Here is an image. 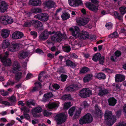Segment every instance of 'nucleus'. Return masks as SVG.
<instances>
[{"label":"nucleus","mask_w":126,"mask_h":126,"mask_svg":"<svg viewBox=\"0 0 126 126\" xmlns=\"http://www.w3.org/2000/svg\"><path fill=\"white\" fill-rule=\"evenodd\" d=\"M104 117L105 120L107 121V124L110 126L113 125L116 120V116L112 115V112L109 110L106 111Z\"/></svg>","instance_id":"f257e3e1"},{"label":"nucleus","mask_w":126,"mask_h":126,"mask_svg":"<svg viewBox=\"0 0 126 126\" xmlns=\"http://www.w3.org/2000/svg\"><path fill=\"white\" fill-rule=\"evenodd\" d=\"M67 117V116L63 113L57 114L55 116L57 122L56 126H62L61 125L65 122Z\"/></svg>","instance_id":"f03ea898"},{"label":"nucleus","mask_w":126,"mask_h":126,"mask_svg":"<svg viewBox=\"0 0 126 126\" xmlns=\"http://www.w3.org/2000/svg\"><path fill=\"white\" fill-rule=\"evenodd\" d=\"M93 119V118L91 115L90 113H87L80 119L79 120V123L81 125L90 123L92 122Z\"/></svg>","instance_id":"7ed1b4c3"},{"label":"nucleus","mask_w":126,"mask_h":126,"mask_svg":"<svg viewBox=\"0 0 126 126\" xmlns=\"http://www.w3.org/2000/svg\"><path fill=\"white\" fill-rule=\"evenodd\" d=\"M9 55V52L6 51L3 55H0V59L2 62L5 66H10L11 64V60L8 58Z\"/></svg>","instance_id":"20e7f679"},{"label":"nucleus","mask_w":126,"mask_h":126,"mask_svg":"<svg viewBox=\"0 0 126 126\" xmlns=\"http://www.w3.org/2000/svg\"><path fill=\"white\" fill-rule=\"evenodd\" d=\"M92 94V91L89 88H85L80 90L79 92V95L82 98H86L90 96Z\"/></svg>","instance_id":"39448f33"},{"label":"nucleus","mask_w":126,"mask_h":126,"mask_svg":"<svg viewBox=\"0 0 126 126\" xmlns=\"http://www.w3.org/2000/svg\"><path fill=\"white\" fill-rule=\"evenodd\" d=\"M31 23L33 26L38 31L43 30V26L42 23L40 21L37 20H31Z\"/></svg>","instance_id":"423d86ee"},{"label":"nucleus","mask_w":126,"mask_h":126,"mask_svg":"<svg viewBox=\"0 0 126 126\" xmlns=\"http://www.w3.org/2000/svg\"><path fill=\"white\" fill-rule=\"evenodd\" d=\"M85 5L89 10L95 13L97 12L98 10L99 5L98 4L94 5L87 2L85 3Z\"/></svg>","instance_id":"0eeeda50"},{"label":"nucleus","mask_w":126,"mask_h":126,"mask_svg":"<svg viewBox=\"0 0 126 126\" xmlns=\"http://www.w3.org/2000/svg\"><path fill=\"white\" fill-rule=\"evenodd\" d=\"M48 15L45 13H41L38 14L34 16V17L43 22H46L48 19Z\"/></svg>","instance_id":"6e6552de"},{"label":"nucleus","mask_w":126,"mask_h":126,"mask_svg":"<svg viewBox=\"0 0 126 126\" xmlns=\"http://www.w3.org/2000/svg\"><path fill=\"white\" fill-rule=\"evenodd\" d=\"M68 2L70 5L72 7H75L83 4L81 0H68Z\"/></svg>","instance_id":"1a4fd4ad"},{"label":"nucleus","mask_w":126,"mask_h":126,"mask_svg":"<svg viewBox=\"0 0 126 126\" xmlns=\"http://www.w3.org/2000/svg\"><path fill=\"white\" fill-rule=\"evenodd\" d=\"M42 11V10L41 9L38 8H35L31 10V13L30 12H28L27 13H26L24 11V18L25 17V18H26L27 17L29 18L32 13L36 14L40 13Z\"/></svg>","instance_id":"9d476101"},{"label":"nucleus","mask_w":126,"mask_h":126,"mask_svg":"<svg viewBox=\"0 0 126 126\" xmlns=\"http://www.w3.org/2000/svg\"><path fill=\"white\" fill-rule=\"evenodd\" d=\"M21 46L22 45L20 44L17 43L13 44L8 48L7 50L10 51L14 52Z\"/></svg>","instance_id":"9b49d317"},{"label":"nucleus","mask_w":126,"mask_h":126,"mask_svg":"<svg viewBox=\"0 0 126 126\" xmlns=\"http://www.w3.org/2000/svg\"><path fill=\"white\" fill-rule=\"evenodd\" d=\"M42 109L40 106L36 107L32 109L31 112L32 113L33 117H38L39 115L36 113H40L42 112Z\"/></svg>","instance_id":"f8f14e48"},{"label":"nucleus","mask_w":126,"mask_h":126,"mask_svg":"<svg viewBox=\"0 0 126 126\" xmlns=\"http://www.w3.org/2000/svg\"><path fill=\"white\" fill-rule=\"evenodd\" d=\"M89 19L85 18H80L77 20V22L79 26H84L89 21Z\"/></svg>","instance_id":"ddd939ff"},{"label":"nucleus","mask_w":126,"mask_h":126,"mask_svg":"<svg viewBox=\"0 0 126 126\" xmlns=\"http://www.w3.org/2000/svg\"><path fill=\"white\" fill-rule=\"evenodd\" d=\"M8 8L7 4L4 1H0V12H5Z\"/></svg>","instance_id":"4468645a"},{"label":"nucleus","mask_w":126,"mask_h":126,"mask_svg":"<svg viewBox=\"0 0 126 126\" xmlns=\"http://www.w3.org/2000/svg\"><path fill=\"white\" fill-rule=\"evenodd\" d=\"M94 113L96 116L99 117H102L103 114L102 111L99 108L98 105L97 104L95 106Z\"/></svg>","instance_id":"2eb2a0df"},{"label":"nucleus","mask_w":126,"mask_h":126,"mask_svg":"<svg viewBox=\"0 0 126 126\" xmlns=\"http://www.w3.org/2000/svg\"><path fill=\"white\" fill-rule=\"evenodd\" d=\"M115 79L116 82H122L125 80V77L122 74H117L115 75Z\"/></svg>","instance_id":"dca6fc26"},{"label":"nucleus","mask_w":126,"mask_h":126,"mask_svg":"<svg viewBox=\"0 0 126 126\" xmlns=\"http://www.w3.org/2000/svg\"><path fill=\"white\" fill-rule=\"evenodd\" d=\"M23 35V33L22 32L19 31H16L12 33V37L14 39H18L21 38Z\"/></svg>","instance_id":"f3484780"},{"label":"nucleus","mask_w":126,"mask_h":126,"mask_svg":"<svg viewBox=\"0 0 126 126\" xmlns=\"http://www.w3.org/2000/svg\"><path fill=\"white\" fill-rule=\"evenodd\" d=\"M78 37L80 39H85L89 38V33L86 31H82L81 33L79 34V35Z\"/></svg>","instance_id":"a211bd4d"},{"label":"nucleus","mask_w":126,"mask_h":126,"mask_svg":"<svg viewBox=\"0 0 126 126\" xmlns=\"http://www.w3.org/2000/svg\"><path fill=\"white\" fill-rule=\"evenodd\" d=\"M65 62L67 66L70 67L73 69L76 68L77 65V64H78V63H74L73 61L68 59L66 60Z\"/></svg>","instance_id":"6ab92c4d"},{"label":"nucleus","mask_w":126,"mask_h":126,"mask_svg":"<svg viewBox=\"0 0 126 126\" xmlns=\"http://www.w3.org/2000/svg\"><path fill=\"white\" fill-rule=\"evenodd\" d=\"M65 62L67 66L70 67L73 69L76 68L77 65V64H78V63H74L73 61L68 59L66 60Z\"/></svg>","instance_id":"aec40b11"},{"label":"nucleus","mask_w":126,"mask_h":126,"mask_svg":"<svg viewBox=\"0 0 126 126\" xmlns=\"http://www.w3.org/2000/svg\"><path fill=\"white\" fill-rule=\"evenodd\" d=\"M93 75L91 74H88L85 76L83 78V82L84 83H87L92 79Z\"/></svg>","instance_id":"412c9836"},{"label":"nucleus","mask_w":126,"mask_h":126,"mask_svg":"<svg viewBox=\"0 0 126 126\" xmlns=\"http://www.w3.org/2000/svg\"><path fill=\"white\" fill-rule=\"evenodd\" d=\"M10 30L6 29H3L1 31V35L4 38H6L8 37L10 34Z\"/></svg>","instance_id":"4be33fe9"},{"label":"nucleus","mask_w":126,"mask_h":126,"mask_svg":"<svg viewBox=\"0 0 126 126\" xmlns=\"http://www.w3.org/2000/svg\"><path fill=\"white\" fill-rule=\"evenodd\" d=\"M48 34L47 31H44L39 36V39L41 40H44L47 39L48 38Z\"/></svg>","instance_id":"5701e85b"},{"label":"nucleus","mask_w":126,"mask_h":126,"mask_svg":"<svg viewBox=\"0 0 126 126\" xmlns=\"http://www.w3.org/2000/svg\"><path fill=\"white\" fill-rule=\"evenodd\" d=\"M70 30H73L72 32V35L76 38L77 37L80 33L79 31V28L78 27L76 26L75 28V31L73 30L72 28H71Z\"/></svg>","instance_id":"b1692460"},{"label":"nucleus","mask_w":126,"mask_h":126,"mask_svg":"<svg viewBox=\"0 0 126 126\" xmlns=\"http://www.w3.org/2000/svg\"><path fill=\"white\" fill-rule=\"evenodd\" d=\"M10 40L6 39L4 40L1 44V47L3 49H6L10 46Z\"/></svg>","instance_id":"393cba45"},{"label":"nucleus","mask_w":126,"mask_h":126,"mask_svg":"<svg viewBox=\"0 0 126 126\" xmlns=\"http://www.w3.org/2000/svg\"><path fill=\"white\" fill-rule=\"evenodd\" d=\"M41 3L40 0H30L29 1V4L33 6H40Z\"/></svg>","instance_id":"a878e982"},{"label":"nucleus","mask_w":126,"mask_h":126,"mask_svg":"<svg viewBox=\"0 0 126 126\" xmlns=\"http://www.w3.org/2000/svg\"><path fill=\"white\" fill-rule=\"evenodd\" d=\"M108 101L109 105L114 106L116 103L117 100L114 97H110L108 99Z\"/></svg>","instance_id":"bb28decb"},{"label":"nucleus","mask_w":126,"mask_h":126,"mask_svg":"<svg viewBox=\"0 0 126 126\" xmlns=\"http://www.w3.org/2000/svg\"><path fill=\"white\" fill-rule=\"evenodd\" d=\"M79 87L77 84L71 85L67 87L66 90L67 91H76L78 89Z\"/></svg>","instance_id":"cd10ccee"},{"label":"nucleus","mask_w":126,"mask_h":126,"mask_svg":"<svg viewBox=\"0 0 126 126\" xmlns=\"http://www.w3.org/2000/svg\"><path fill=\"white\" fill-rule=\"evenodd\" d=\"M99 93L98 94V95L101 97L103 96L104 95L109 93V92L108 90L107 89H104L98 90Z\"/></svg>","instance_id":"c85d7f7f"},{"label":"nucleus","mask_w":126,"mask_h":126,"mask_svg":"<svg viewBox=\"0 0 126 126\" xmlns=\"http://www.w3.org/2000/svg\"><path fill=\"white\" fill-rule=\"evenodd\" d=\"M90 71V68L84 66L80 70L79 73L80 74H84Z\"/></svg>","instance_id":"c756f323"},{"label":"nucleus","mask_w":126,"mask_h":126,"mask_svg":"<svg viewBox=\"0 0 126 126\" xmlns=\"http://www.w3.org/2000/svg\"><path fill=\"white\" fill-rule=\"evenodd\" d=\"M54 4V2L51 0H48L45 3L46 7L50 8L53 7Z\"/></svg>","instance_id":"7c9ffc66"},{"label":"nucleus","mask_w":126,"mask_h":126,"mask_svg":"<svg viewBox=\"0 0 126 126\" xmlns=\"http://www.w3.org/2000/svg\"><path fill=\"white\" fill-rule=\"evenodd\" d=\"M81 110V109L79 108L78 110L76 111L73 117L74 119H76L79 117Z\"/></svg>","instance_id":"2f4dec72"},{"label":"nucleus","mask_w":126,"mask_h":126,"mask_svg":"<svg viewBox=\"0 0 126 126\" xmlns=\"http://www.w3.org/2000/svg\"><path fill=\"white\" fill-rule=\"evenodd\" d=\"M19 67L20 66L18 63L17 62H15L14 64L13 72L14 73H15L16 71H17L18 70Z\"/></svg>","instance_id":"473e14b6"},{"label":"nucleus","mask_w":126,"mask_h":126,"mask_svg":"<svg viewBox=\"0 0 126 126\" xmlns=\"http://www.w3.org/2000/svg\"><path fill=\"white\" fill-rule=\"evenodd\" d=\"M101 56L100 53H96L93 56L92 60L95 62H97L99 61Z\"/></svg>","instance_id":"72a5a7b5"},{"label":"nucleus","mask_w":126,"mask_h":126,"mask_svg":"<svg viewBox=\"0 0 126 126\" xmlns=\"http://www.w3.org/2000/svg\"><path fill=\"white\" fill-rule=\"evenodd\" d=\"M58 104L54 103H48L47 104V108L49 109H52L58 107Z\"/></svg>","instance_id":"f704fd0d"},{"label":"nucleus","mask_w":126,"mask_h":126,"mask_svg":"<svg viewBox=\"0 0 126 126\" xmlns=\"http://www.w3.org/2000/svg\"><path fill=\"white\" fill-rule=\"evenodd\" d=\"M61 17L63 20H65L69 19L70 16V15L67 12L63 13L61 15Z\"/></svg>","instance_id":"c9c22d12"},{"label":"nucleus","mask_w":126,"mask_h":126,"mask_svg":"<svg viewBox=\"0 0 126 126\" xmlns=\"http://www.w3.org/2000/svg\"><path fill=\"white\" fill-rule=\"evenodd\" d=\"M62 49L63 51L65 52L68 53L71 50V47L69 45H64L62 47Z\"/></svg>","instance_id":"e433bc0d"},{"label":"nucleus","mask_w":126,"mask_h":126,"mask_svg":"<svg viewBox=\"0 0 126 126\" xmlns=\"http://www.w3.org/2000/svg\"><path fill=\"white\" fill-rule=\"evenodd\" d=\"M63 35L61 33H58L57 32L55 33V36H56V40L57 42H59L62 41V36H63Z\"/></svg>","instance_id":"4c0bfd02"},{"label":"nucleus","mask_w":126,"mask_h":126,"mask_svg":"<svg viewBox=\"0 0 126 126\" xmlns=\"http://www.w3.org/2000/svg\"><path fill=\"white\" fill-rule=\"evenodd\" d=\"M6 15L2 16L0 17V22L5 25H6Z\"/></svg>","instance_id":"58836bf2"},{"label":"nucleus","mask_w":126,"mask_h":126,"mask_svg":"<svg viewBox=\"0 0 126 126\" xmlns=\"http://www.w3.org/2000/svg\"><path fill=\"white\" fill-rule=\"evenodd\" d=\"M75 109L76 107L75 106H73L70 108L68 111L69 116L71 117L73 116Z\"/></svg>","instance_id":"ea45409f"},{"label":"nucleus","mask_w":126,"mask_h":126,"mask_svg":"<svg viewBox=\"0 0 126 126\" xmlns=\"http://www.w3.org/2000/svg\"><path fill=\"white\" fill-rule=\"evenodd\" d=\"M96 77L99 79H104L106 78V76L103 73H99L97 74Z\"/></svg>","instance_id":"a19ab883"},{"label":"nucleus","mask_w":126,"mask_h":126,"mask_svg":"<svg viewBox=\"0 0 126 126\" xmlns=\"http://www.w3.org/2000/svg\"><path fill=\"white\" fill-rule=\"evenodd\" d=\"M6 25L7 24H11L13 22V19L12 17L7 15H6Z\"/></svg>","instance_id":"79ce46f5"},{"label":"nucleus","mask_w":126,"mask_h":126,"mask_svg":"<svg viewBox=\"0 0 126 126\" xmlns=\"http://www.w3.org/2000/svg\"><path fill=\"white\" fill-rule=\"evenodd\" d=\"M119 10L122 15H123L126 13V7L123 6L119 8Z\"/></svg>","instance_id":"37998d69"},{"label":"nucleus","mask_w":126,"mask_h":126,"mask_svg":"<svg viewBox=\"0 0 126 126\" xmlns=\"http://www.w3.org/2000/svg\"><path fill=\"white\" fill-rule=\"evenodd\" d=\"M114 14L115 18L119 20H121L122 19L123 16L120 15L119 14L117 11H114Z\"/></svg>","instance_id":"c03bdc74"},{"label":"nucleus","mask_w":126,"mask_h":126,"mask_svg":"<svg viewBox=\"0 0 126 126\" xmlns=\"http://www.w3.org/2000/svg\"><path fill=\"white\" fill-rule=\"evenodd\" d=\"M71 103L70 102H66L64 104V109L65 110H67L71 106Z\"/></svg>","instance_id":"a18cd8bd"},{"label":"nucleus","mask_w":126,"mask_h":126,"mask_svg":"<svg viewBox=\"0 0 126 126\" xmlns=\"http://www.w3.org/2000/svg\"><path fill=\"white\" fill-rule=\"evenodd\" d=\"M60 77L61 81L62 82H64L66 81L68 76L64 74H62L61 75Z\"/></svg>","instance_id":"49530a36"},{"label":"nucleus","mask_w":126,"mask_h":126,"mask_svg":"<svg viewBox=\"0 0 126 126\" xmlns=\"http://www.w3.org/2000/svg\"><path fill=\"white\" fill-rule=\"evenodd\" d=\"M26 105L29 107L30 105H32L34 106H35V103L33 100H31L30 101H28L26 102Z\"/></svg>","instance_id":"de8ad7c7"},{"label":"nucleus","mask_w":126,"mask_h":126,"mask_svg":"<svg viewBox=\"0 0 126 126\" xmlns=\"http://www.w3.org/2000/svg\"><path fill=\"white\" fill-rule=\"evenodd\" d=\"M113 26L112 23L111 22L106 23L105 25V27L108 30L112 28Z\"/></svg>","instance_id":"09e8293b"},{"label":"nucleus","mask_w":126,"mask_h":126,"mask_svg":"<svg viewBox=\"0 0 126 126\" xmlns=\"http://www.w3.org/2000/svg\"><path fill=\"white\" fill-rule=\"evenodd\" d=\"M70 98V95L69 94L64 95L61 97L62 99L63 100H69Z\"/></svg>","instance_id":"8fccbe9b"},{"label":"nucleus","mask_w":126,"mask_h":126,"mask_svg":"<svg viewBox=\"0 0 126 126\" xmlns=\"http://www.w3.org/2000/svg\"><path fill=\"white\" fill-rule=\"evenodd\" d=\"M34 84L35 85V86L37 87V88H38L39 89V90L41 89L42 88V84L39 81H37L35 82Z\"/></svg>","instance_id":"3c124183"},{"label":"nucleus","mask_w":126,"mask_h":126,"mask_svg":"<svg viewBox=\"0 0 126 126\" xmlns=\"http://www.w3.org/2000/svg\"><path fill=\"white\" fill-rule=\"evenodd\" d=\"M52 86L53 89L55 90H58L60 88V85L56 83H53Z\"/></svg>","instance_id":"603ef678"},{"label":"nucleus","mask_w":126,"mask_h":126,"mask_svg":"<svg viewBox=\"0 0 126 126\" xmlns=\"http://www.w3.org/2000/svg\"><path fill=\"white\" fill-rule=\"evenodd\" d=\"M22 73L21 72H19L15 75V79L16 80H18L21 78Z\"/></svg>","instance_id":"864d4df0"},{"label":"nucleus","mask_w":126,"mask_h":126,"mask_svg":"<svg viewBox=\"0 0 126 126\" xmlns=\"http://www.w3.org/2000/svg\"><path fill=\"white\" fill-rule=\"evenodd\" d=\"M32 25L31 21H27L24 23V27H29Z\"/></svg>","instance_id":"5fc2aeb1"},{"label":"nucleus","mask_w":126,"mask_h":126,"mask_svg":"<svg viewBox=\"0 0 126 126\" xmlns=\"http://www.w3.org/2000/svg\"><path fill=\"white\" fill-rule=\"evenodd\" d=\"M31 35L34 38H35L37 35V32L34 31H32L30 32Z\"/></svg>","instance_id":"6e6d98bb"},{"label":"nucleus","mask_w":126,"mask_h":126,"mask_svg":"<svg viewBox=\"0 0 126 126\" xmlns=\"http://www.w3.org/2000/svg\"><path fill=\"white\" fill-rule=\"evenodd\" d=\"M105 57L104 56L101 57L99 60V63L100 64L103 65L104 62Z\"/></svg>","instance_id":"4d7b16f0"},{"label":"nucleus","mask_w":126,"mask_h":126,"mask_svg":"<svg viewBox=\"0 0 126 126\" xmlns=\"http://www.w3.org/2000/svg\"><path fill=\"white\" fill-rule=\"evenodd\" d=\"M115 56L117 57H119L121 55V52L118 50H117L114 52Z\"/></svg>","instance_id":"13d9d810"},{"label":"nucleus","mask_w":126,"mask_h":126,"mask_svg":"<svg viewBox=\"0 0 126 126\" xmlns=\"http://www.w3.org/2000/svg\"><path fill=\"white\" fill-rule=\"evenodd\" d=\"M15 83V82L13 81H10L7 82L6 84L4 85L5 87H7L9 86L12 85Z\"/></svg>","instance_id":"bf43d9fd"},{"label":"nucleus","mask_w":126,"mask_h":126,"mask_svg":"<svg viewBox=\"0 0 126 126\" xmlns=\"http://www.w3.org/2000/svg\"><path fill=\"white\" fill-rule=\"evenodd\" d=\"M18 57L20 59H23L24 58V51H22L19 52L18 54Z\"/></svg>","instance_id":"052dcab7"},{"label":"nucleus","mask_w":126,"mask_h":126,"mask_svg":"<svg viewBox=\"0 0 126 126\" xmlns=\"http://www.w3.org/2000/svg\"><path fill=\"white\" fill-rule=\"evenodd\" d=\"M122 111L121 110H119L116 112V115L118 118H119L121 115Z\"/></svg>","instance_id":"680f3d73"},{"label":"nucleus","mask_w":126,"mask_h":126,"mask_svg":"<svg viewBox=\"0 0 126 126\" xmlns=\"http://www.w3.org/2000/svg\"><path fill=\"white\" fill-rule=\"evenodd\" d=\"M0 93L3 96L7 95L8 94V92L7 91H4L3 90H1L0 91Z\"/></svg>","instance_id":"e2e57ef3"},{"label":"nucleus","mask_w":126,"mask_h":126,"mask_svg":"<svg viewBox=\"0 0 126 126\" xmlns=\"http://www.w3.org/2000/svg\"><path fill=\"white\" fill-rule=\"evenodd\" d=\"M116 126H126V123L123 121L119 122Z\"/></svg>","instance_id":"0e129e2a"},{"label":"nucleus","mask_w":126,"mask_h":126,"mask_svg":"<svg viewBox=\"0 0 126 126\" xmlns=\"http://www.w3.org/2000/svg\"><path fill=\"white\" fill-rule=\"evenodd\" d=\"M103 71L107 73H112V70L108 68H105L104 69Z\"/></svg>","instance_id":"69168bd1"},{"label":"nucleus","mask_w":126,"mask_h":126,"mask_svg":"<svg viewBox=\"0 0 126 126\" xmlns=\"http://www.w3.org/2000/svg\"><path fill=\"white\" fill-rule=\"evenodd\" d=\"M120 86L118 84H116L115 86V88H114V90L115 91H119L120 90Z\"/></svg>","instance_id":"338daca9"},{"label":"nucleus","mask_w":126,"mask_h":126,"mask_svg":"<svg viewBox=\"0 0 126 126\" xmlns=\"http://www.w3.org/2000/svg\"><path fill=\"white\" fill-rule=\"evenodd\" d=\"M51 114V112H48L46 110H45L43 112L44 115L47 116L50 115Z\"/></svg>","instance_id":"774afa93"}]
</instances>
